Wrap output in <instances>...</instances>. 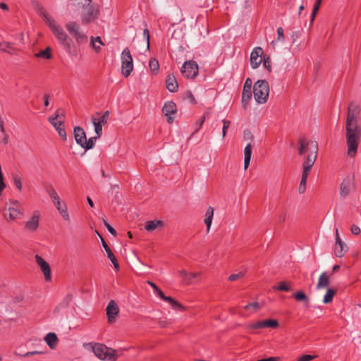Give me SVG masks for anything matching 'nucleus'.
Segmentation results:
<instances>
[{
  "instance_id": "1",
  "label": "nucleus",
  "mask_w": 361,
  "mask_h": 361,
  "mask_svg": "<svg viewBox=\"0 0 361 361\" xmlns=\"http://www.w3.org/2000/svg\"><path fill=\"white\" fill-rule=\"evenodd\" d=\"M360 112V106L355 102H351L348 105L345 122L348 155L350 157H354L356 155L361 137V127L357 120Z\"/></svg>"
},
{
  "instance_id": "2",
  "label": "nucleus",
  "mask_w": 361,
  "mask_h": 361,
  "mask_svg": "<svg viewBox=\"0 0 361 361\" xmlns=\"http://www.w3.org/2000/svg\"><path fill=\"white\" fill-rule=\"evenodd\" d=\"M49 27L68 54L71 56H76L78 54L76 46L72 39L65 32L63 29L60 25H57L56 23H54Z\"/></svg>"
},
{
  "instance_id": "3",
  "label": "nucleus",
  "mask_w": 361,
  "mask_h": 361,
  "mask_svg": "<svg viewBox=\"0 0 361 361\" xmlns=\"http://www.w3.org/2000/svg\"><path fill=\"white\" fill-rule=\"evenodd\" d=\"M92 351L96 357L102 360L116 361L118 358L117 351L102 343H94Z\"/></svg>"
},
{
  "instance_id": "4",
  "label": "nucleus",
  "mask_w": 361,
  "mask_h": 361,
  "mask_svg": "<svg viewBox=\"0 0 361 361\" xmlns=\"http://www.w3.org/2000/svg\"><path fill=\"white\" fill-rule=\"evenodd\" d=\"M269 94V83L266 80H257L253 86V94L258 104H264Z\"/></svg>"
},
{
  "instance_id": "5",
  "label": "nucleus",
  "mask_w": 361,
  "mask_h": 361,
  "mask_svg": "<svg viewBox=\"0 0 361 361\" xmlns=\"http://www.w3.org/2000/svg\"><path fill=\"white\" fill-rule=\"evenodd\" d=\"M133 69V57L130 49L126 47L121 53V73L125 78H127L130 75Z\"/></svg>"
},
{
  "instance_id": "6",
  "label": "nucleus",
  "mask_w": 361,
  "mask_h": 361,
  "mask_svg": "<svg viewBox=\"0 0 361 361\" xmlns=\"http://www.w3.org/2000/svg\"><path fill=\"white\" fill-rule=\"evenodd\" d=\"M65 27L72 35L78 44H83L87 41V36L80 31V25L74 21L68 22L66 24Z\"/></svg>"
},
{
  "instance_id": "7",
  "label": "nucleus",
  "mask_w": 361,
  "mask_h": 361,
  "mask_svg": "<svg viewBox=\"0 0 361 361\" xmlns=\"http://www.w3.org/2000/svg\"><path fill=\"white\" fill-rule=\"evenodd\" d=\"M311 143L313 145L314 150H312L308 155L305 157L302 164V173H310L317 157L318 144L317 142H312Z\"/></svg>"
},
{
  "instance_id": "8",
  "label": "nucleus",
  "mask_w": 361,
  "mask_h": 361,
  "mask_svg": "<svg viewBox=\"0 0 361 361\" xmlns=\"http://www.w3.org/2000/svg\"><path fill=\"white\" fill-rule=\"evenodd\" d=\"M198 71L199 66L197 62L192 60L185 61L181 68L183 75L188 78H195L198 75Z\"/></svg>"
},
{
  "instance_id": "9",
  "label": "nucleus",
  "mask_w": 361,
  "mask_h": 361,
  "mask_svg": "<svg viewBox=\"0 0 361 361\" xmlns=\"http://www.w3.org/2000/svg\"><path fill=\"white\" fill-rule=\"evenodd\" d=\"M252 81L250 78H247L245 80V82L244 83L243 92H242V107L244 109H246L249 102L250 101L252 98Z\"/></svg>"
},
{
  "instance_id": "10",
  "label": "nucleus",
  "mask_w": 361,
  "mask_h": 361,
  "mask_svg": "<svg viewBox=\"0 0 361 361\" xmlns=\"http://www.w3.org/2000/svg\"><path fill=\"white\" fill-rule=\"evenodd\" d=\"M32 5L34 7L35 10L37 13L43 18L44 23L50 27L55 22L54 19L52 18L45 11L44 6L37 1V0H32Z\"/></svg>"
},
{
  "instance_id": "11",
  "label": "nucleus",
  "mask_w": 361,
  "mask_h": 361,
  "mask_svg": "<svg viewBox=\"0 0 361 361\" xmlns=\"http://www.w3.org/2000/svg\"><path fill=\"white\" fill-rule=\"evenodd\" d=\"M348 251L347 245L340 238L338 228L336 229V243L334 253L337 257H342Z\"/></svg>"
},
{
  "instance_id": "12",
  "label": "nucleus",
  "mask_w": 361,
  "mask_h": 361,
  "mask_svg": "<svg viewBox=\"0 0 361 361\" xmlns=\"http://www.w3.org/2000/svg\"><path fill=\"white\" fill-rule=\"evenodd\" d=\"M162 112L166 117L167 122L172 123L174 118L171 116L172 114H175L177 112V107L175 102L169 101L166 102L162 108Z\"/></svg>"
},
{
  "instance_id": "13",
  "label": "nucleus",
  "mask_w": 361,
  "mask_h": 361,
  "mask_svg": "<svg viewBox=\"0 0 361 361\" xmlns=\"http://www.w3.org/2000/svg\"><path fill=\"white\" fill-rule=\"evenodd\" d=\"M35 257L36 262L39 266L40 269L44 276L46 281H50L51 280V272L49 264L38 255H36Z\"/></svg>"
},
{
  "instance_id": "14",
  "label": "nucleus",
  "mask_w": 361,
  "mask_h": 361,
  "mask_svg": "<svg viewBox=\"0 0 361 361\" xmlns=\"http://www.w3.org/2000/svg\"><path fill=\"white\" fill-rule=\"evenodd\" d=\"M106 315L109 323H113L115 322L116 317L119 312V308L113 300H111L106 309Z\"/></svg>"
},
{
  "instance_id": "15",
  "label": "nucleus",
  "mask_w": 361,
  "mask_h": 361,
  "mask_svg": "<svg viewBox=\"0 0 361 361\" xmlns=\"http://www.w3.org/2000/svg\"><path fill=\"white\" fill-rule=\"evenodd\" d=\"M263 54V49L258 47L255 48L250 54V64L253 69L259 67L262 63L261 56Z\"/></svg>"
},
{
  "instance_id": "16",
  "label": "nucleus",
  "mask_w": 361,
  "mask_h": 361,
  "mask_svg": "<svg viewBox=\"0 0 361 361\" xmlns=\"http://www.w3.org/2000/svg\"><path fill=\"white\" fill-rule=\"evenodd\" d=\"M20 203L17 200H11L10 206L8 207L9 211V218L11 220H14L16 219H21L23 213L19 209Z\"/></svg>"
},
{
  "instance_id": "17",
  "label": "nucleus",
  "mask_w": 361,
  "mask_h": 361,
  "mask_svg": "<svg viewBox=\"0 0 361 361\" xmlns=\"http://www.w3.org/2000/svg\"><path fill=\"white\" fill-rule=\"evenodd\" d=\"M40 214L35 211L32 217L25 223V228L30 231H35L39 227Z\"/></svg>"
},
{
  "instance_id": "18",
  "label": "nucleus",
  "mask_w": 361,
  "mask_h": 361,
  "mask_svg": "<svg viewBox=\"0 0 361 361\" xmlns=\"http://www.w3.org/2000/svg\"><path fill=\"white\" fill-rule=\"evenodd\" d=\"M100 238H101V240H102V246L104 248V250H105V251H106V252L107 254L108 258L110 259V261L114 264V269L118 271L119 269V264H118V262L116 257L114 256V255L112 252L111 250L108 246L107 243H106V241L104 240V239L102 238V235H100Z\"/></svg>"
},
{
  "instance_id": "19",
  "label": "nucleus",
  "mask_w": 361,
  "mask_h": 361,
  "mask_svg": "<svg viewBox=\"0 0 361 361\" xmlns=\"http://www.w3.org/2000/svg\"><path fill=\"white\" fill-rule=\"evenodd\" d=\"M73 134L76 143L82 147L83 142L85 141L87 138L85 130L82 128L76 126L74 128Z\"/></svg>"
},
{
  "instance_id": "20",
  "label": "nucleus",
  "mask_w": 361,
  "mask_h": 361,
  "mask_svg": "<svg viewBox=\"0 0 361 361\" xmlns=\"http://www.w3.org/2000/svg\"><path fill=\"white\" fill-rule=\"evenodd\" d=\"M353 186L352 178L348 177L345 178L340 186V194L343 197L348 195L351 188Z\"/></svg>"
},
{
  "instance_id": "21",
  "label": "nucleus",
  "mask_w": 361,
  "mask_h": 361,
  "mask_svg": "<svg viewBox=\"0 0 361 361\" xmlns=\"http://www.w3.org/2000/svg\"><path fill=\"white\" fill-rule=\"evenodd\" d=\"M313 141H306L304 137H300L298 141V154L301 156L307 153L309 151L310 147H311L312 150H314L313 145L311 143Z\"/></svg>"
},
{
  "instance_id": "22",
  "label": "nucleus",
  "mask_w": 361,
  "mask_h": 361,
  "mask_svg": "<svg viewBox=\"0 0 361 361\" xmlns=\"http://www.w3.org/2000/svg\"><path fill=\"white\" fill-rule=\"evenodd\" d=\"M166 86L171 92H176L178 89V84L173 75H168L166 80Z\"/></svg>"
},
{
  "instance_id": "23",
  "label": "nucleus",
  "mask_w": 361,
  "mask_h": 361,
  "mask_svg": "<svg viewBox=\"0 0 361 361\" xmlns=\"http://www.w3.org/2000/svg\"><path fill=\"white\" fill-rule=\"evenodd\" d=\"M180 277L183 279V282L187 285L190 284L192 281L200 276V273H188L185 270H180L178 272Z\"/></svg>"
},
{
  "instance_id": "24",
  "label": "nucleus",
  "mask_w": 361,
  "mask_h": 361,
  "mask_svg": "<svg viewBox=\"0 0 361 361\" xmlns=\"http://www.w3.org/2000/svg\"><path fill=\"white\" fill-rule=\"evenodd\" d=\"M44 341L51 349L56 348L59 339L55 333H49L44 337Z\"/></svg>"
},
{
  "instance_id": "25",
  "label": "nucleus",
  "mask_w": 361,
  "mask_h": 361,
  "mask_svg": "<svg viewBox=\"0 0 361 361\" xmlns=\"http://www.w3.org/2000/svg\"><path fill=\"white\" fill-rule=\"evenodd\" d=\"M58 118H63V120L64 121V118H65V111H64V109H58L56 112L54 113V116H50L49 118V123L54 126V127H56L57 123L56 122H58L56 120Z\"/></svg>"
},
{
  "instance_id": "26",
  "label": "nucleus",
  "mask_w": 361,
  "mask_h": 361,
  "mask_svg": "<svg viewBox=\"0 0 361 361\" xmlns=\"http://www.w3.org/2000/svg\"><path fill=\"white\" fill-rule=\"evenodd\" d=\"M252 145L248 143L244 149V169L246 170L250 163L251 155H252Z\"/></svg>"
},
{
  "instance_id": "27",
  "label": "nucleus",
  "mask_w": 361,
  "mask_h": 361,
  "mask_svg": "<svg viewBox=\"0 0 361 361\" xmlns=\"http://www.w3.org/2000/svg\"><path fill=\"white\" fill-rule=\"evenodd\" d=\"M47 192L49 194V197L51 198L54 204H61L60 197L56 192L55 189L52 185H48L45 187Z\"/></svg>"
},
{
  "instance_id": "28",
  "label": "nucleus",
  "mask_w": 361,
  "mask_h": 361,
  "mask_svg": "<svg viewBox=\"0 0 361 361\" xmlns=\"http://www.w3.org/2000/svg\"><path fill=\"white\" fill-rule=\"evenodd\" d=\"M164 225L163 221L161 220H152V221H147L145 223V228L149 231H153L159 226H162Z\"/></svg>"
},
{
  "instance_id": "29",
  "label": "nucleus",
  "mask_w": 361,
  "mask_h": 361,
  "mask_svg": "<svg viewBox=\"0 0 361 361\" xmlns=\"http://www.w3.org/2000/svg\"><path fill=\"white\" fill-rule=\"evenodd\" d=\"M329 284V277L327 275L326 272H323L318 280V283L317 284V288L321 289L328 286Z\"/></svg>"
},
{
  "instance_id": "30",
  "label": "nucleus",
  "mask_w": 361,
  "mask_h": 361,
  "mask_svg": "<svg viewBox=\"0 0 361 361\" xmlns=\"http://www.w3.org/2000/svg\"><path fill=\"white\" fill-rule=\"evenodd\" d=\"M214 210L212 207H209L207 210L206 214H205V219H204V221L207 226V232L209 231V229H210V227L212 225V219H213V216H214Z\"/></svg>"
},
{
  "instance_id": "31",
  "label": "nucleus",
  "mask_w": 361,
  "mask_h": 361,
  "mask_svg": "<svg viewBox=\"0 0 361 361\" xmlns=\"http://www.w3.org/2000/svg\"><path fill=\"white\" fill-rule=\"evenodd\" d=\"M100 137H98V135L89 138L88 140H85V141L83 142V145L82 147V149H84L85 151L92 149L94 145L97 140Z\"/></svg>"
},
{
  "instance_id": "32",
  "label": "nucleus",
  "mask_w": 361,
  "mask_h": 361,
  "mask_svg": "<svg viewBox=\"0 0 361 361\" xmlns=\"http://www.w3.org/2000/svg\"><path fill=\"white\" fill-rule=\"evenodd\" d=\"M292 296L298 302H304L305 305H307L309 303V298L303 291H297L294 293Z\"/></svg>"
},
{
  "instance_id": "33",
  "label": "nucleus",
  "mask_w": 361,
  "mask_h": 361,
  "mask_svg": "<svg viewBox=\"0 0 361 361\" xmlns=\"http://www.w3.org/2000/svg\"><path fill=\"white\" fill-rule=\"evenodd\" d=\"M273 289L278 291L288 292L292 290L290 283L286 281H281L278 283L277 286H274Z\"/></svg>"
},
{
  "instance_id": "34",
  "label": "nucleus",
  "mask_w": 361,
  "mask_h": 361,
  "mask_svg": "<svg viewBox=\"0 0 361 361\" xmlns=\"http://www.w3.org/2000/svg\"><path fill=\"white\" fill-rule=\"evenodd\" d=\"M63 123H64L63 120L59 121L58 122H56L57 125L54 128L56 130V131L58 132L59 135L63 140H66V130H65V129L63 128Z\"/></svg>"
},
{
  "instance_id": "35",
  "label": "nucleus",
  "mask_w": 361,
  "mask_h": 361,
  "mask_svg": "<svg viewBox=\"0 0 361 361\" xmlns=\"http://www.w3.org/2000/svg\"><path fill=\"white\" fill-rule=\"evenodd\" d=\"M35 56L37 58L50 59L52 58L51 49V47H48L45 49L39 51L37 54H35Z\"/></svg>"
},
{
  "instance_id": "36",
  "label": "nucleus",
  "mask_w": 361,
  "mask_h": 361,
  "mask_svg": "<svg viewBox=\"0 0 361 361\" xmlns=\"http://www.w3.org/2000/svg\"><path fill=\"white\" fill-rule=\"evenodd\" d=\"M336 294V290L333 288H328L324 297L323 302L325 304L330 303Z\"/></svg>"
},
{
  "instance_id": "37",
  "label": "nucleus",
  "mask_w": 361,
  "mask_h": 361,
  "mask_svg": "<svg viewBox=\"0 0 361 361\" xmlns=\"http://www.w3.org/2000/svg\"><path fill=\"white\" fill-rule=\"evenodd\" d=\"M309 173H302V177L300 183V185L298 188V192L300 194L305 193L306 190V183H307V179L308 177Z\"/></svg>"
},
{
  "instance_id": "38",
  "label": "nucleus",
  "mask_w": 361,
  "mask_h": 361,
  "mask_svg": "<svg viewBox=\"0 0 361 361\" xmlns=\"http://www.w3.org/2000/svg\"><path fill=\"white\" fill-rule=\"evenodd\" d=\"M55 206L56 207L57 209L60 212V214L62 216V217L63 218V219L66 221H69V219H70L69 214L68 213L67 207H66V204H63V205L61 203L60 205L56 204H55Z\"/></svg>"
},
{
  "instance_id": "39",
  "label": "nucleus",
  "mask_w": 361,
  "mask_h": 361,
  "mask_svg": "<svg viewBox=\"0 0 361 361\" xmlns=\"http://www.w3.org/2000/svg\"><path fill=\"white\" fill-rule=\"evenodd\" d=\"M0 50L10 54H12L14 51V48L12 44L7 42H0Z\"/></svg>"
},
{
  "instance_id": "40",
  "label": "nucleus",
  "mask_w": 361,
  "mask_h": 361,
  "mask_svg": "<svg viewBox=\"0 0 361 361\" xmlns=\"http://www.w3.org/2000/svg\"><path fill=\"white\" fill-rule=\"evenodd\" d=\"M149 69H150L151 72L153 74H157L158 73V71L159 68V61L156 59L152 58L149 60Z\"/></svg>"
},
{
  "instance_id": "41",
  "label": "nucleus",
  "mask_w": 361,
  "mask_h": 361,
  "mask_svg": "<svg viewBox=\"0 0 361 361\" xmlns=\"http://www.w3.org/2000/svg\"><path fill=\"white\" fill-rule=\"evenodd\" d=\"M99 42V44L104 45L102 39L100 37H91V44L92 46V48L94 49V51L97 53H99L101 51V48L99 46H97L95 43Z\"/></svg>"
},
{
  "instance_id": "42",
  "label": "nucleus",
  "mask_w": 361,
  "mask_h": 361,
  "mask_svg": "<svg viewBox=\"0 0 361 361\" xmlns=\"http://www.w3.org/2000/svg\"><path fill=\"white\" fill-rule=\"evenodd\" d=\"M264 328L276 329L279 326V324L276 319H266L262 320Z\"/></svg>"
},
{
  "instance_id": "43",
  "label": "nucleus",
  "mask_w": 361,
  "mask_h": 361,
  "mask_svg": "<svg viewBox=\"0 0 361 361\" xmlns=\"http://www.w3.org/2000/svg\"><path fill=\"white\" fill-rule=\"evenodd\" d=\"M92 123L94 124V130H95L97 135H98V137H101L102 134V124L103 123L97 121V119L95 118H92Z\"/></svg>"
},
{
  "instance_id": "44",
  "label": "nucleus",
  "mask_w": 361,
  "mask_h": 361,
  "mask_svg": "<svg viewBox=\"0 0 361 361\" xmlns=\"http://www.w3.org/2000/svg\"><path fill=\"white\" fill-rule=\"evenodd\" d=\"M12 180L13 183L18 191L22 190L21 178L17 173H12Z\"/></svg>"
},
{
  "instance_id": "45",
  "label": "nucleus",
  "mask_w": 361,
  "mask_h": 361,
  "mask_svg": "<svg viewBox=\"0 0 361 361\" xmlns=\"http://www.w3.org/2000/svg\"><path fill=\"white\" fill-rule=\"evenodd\" d=\"M73 295L72 294H67L62 300V302L60 303L59 307L62 308L67 307L69 305L71 301L73 300Z\"/></svg>"
},
{
  "instance_id": "46",
  "label": "nucleus",
  "mask_w": 361,
  "mask_h": 361,
  "mask_svg": "<svg viewBox=\"0 0 361 361\" xmlns=\"http://www.w3.org/2000/svg\"><path fill=\"white\" fill-rule=\"evenodd\" d=\"M148 284H149L151 286V287L153 288L154 290V293L157 295L159 298L161 297V295L164 293L161 289H159L158 288V286L154 283H153L152 281H147Z\"/></svg>"
},
{
  "instance_id": "47",
  "label": "nucleus",
  "mask_w": 361,
  "mask_h": 361,
  "mask_svg": "<svg viewBox=\"0 0 361 361\" xmlns=\"http://www.w3.org/2000/svg\"><path fill=\"white\" fill-rule=\"evenodd\" d=\"M247 328L251 329H263V321H258L256 323H252L248 325Z\"/></svg>"
},
{
  "instance_id": "48",
  "label": "nucleus",
  "mask_w": 361,
  "mask_h": 361,
  "mask_svg": "<svg viewBox=\"0 0 361 361\" xmlns=\"http://www.w3.org/2000/svg\"><path fill=\"white\" fill-rule=\"evenodd\" d=\"M103 223L105 227L109 231V232L111 233L113 235L116 236V231L105 219H103Z\"/></svg>"
},
{
  "instance_id": "49",
  "label": "nucleus",
  "mask_w": 361,
  "mask_h": 361,
  "mask_svg": "<svg viewBox=\"0 0 361 361\" xmlns=\"http://www.w3.org/2000/svg\"><path fill=\"white\" fill-rule=\"evenodd\" d=\"M259 307H260L259 304L257 302H251V303L246 305L245 306V309L248 310L250 308H252L253 311L256 312L259 308Z\"/></svg>"
},
{
  "instance_id": "50",
  "label": "nucleus",
  "mask_w": 361,
  "mask_h": 361,
  "mask_svg": "<svg viewBox=\"0 0 361 361\" xmlns=\"http://www.w3.org/2000/svg\"><path fill=\"white\" fill-rule=\"evenodd\" d=\"M231 125V122L228 120H223V129H222V136L224 137L226 136L228 128Z\"/></svg>"
},
{
  "instance_id": "51",
  "label": "nucleus",
  "mask_w": 361,
  "mask_h": 361,
  "mask_svg": "<svg viewBox=\"0 0 361 361\" xmlns=\"http://www.w3.org/2000/svg\"><path fill=\"white\" fill-rule=\"evenodd\" d=\"M243 276H244V273L243 272H239L238 274H233L229 276L228 281H236L238 279H241L242 277H243Z\"/></svg>"
},
{
  "instance_id": "52",
  "label": "nucleus",
  "mask_w": 361,
  "mask_h": 361,
  "mask_svg": "<svg viewBox=\"0 0 361 361\" xmlns=\"http://www.w3.org/2000/svg\"><path fill=\"white\" fill-rule=\"evenodd\" d=\"M109 114H110L109 111H104L103 115L102 116V117L98 120V121L101 122L103 124L106 123H107V120H108L109 116Z\"/></svg>"
},
{
  "instance_id": "53",
  "label": "nucleus",
  "mask_w": 361,
  "mask_h": 361,
  "mask_svg": "<svg viewBox=\"0 0 361 361\" xmlns=\"http://www.w3.org/2000/svg\"><path fill=\"white\" fill-rule=\"evenodd\" d=\"M263 66L269 73L271 71V60L269 57L264 59Z\"/></svg>"
},
{
  "instance_id": "54",
  "label": "nucleus",
  "mask_w": 361,
  "mask_h": 361,
  "mask_svg": "<svg viewBox=\"0 0 361 361\" xmlns=\"http://www.w3.org/2000/svg\"><path fill=\"white\" fill-rule=\"evenodd\" d=\"M143 36L146 39L147 43V48H149L150 46V35H149V31L147 28L144 29L143 30Z\"/></svg>"
},
{
  "instance_id": "55",
  "label": "nucleus",
  "mask_w": 361,
  "mask_h": 361,
  "mask_svg": "<svg viewBox=\"0 0 361 361\" xmlns=\"http://www.w3.org/2000/svg\"><path fill=\"white\" fill-rule=\"evenodd\" d=\"M277 40L279 41H283L285 39L284 34H283V29L281 27H279L277 29Z\"/></svg>"
},
{
  "instance_id": "56",
  "label": "nucleus",
  "mask_w": 361,
  "mask_h": 361,
  "mask_svg": "<svg viewBox=\"0 0 361 361\" xmlns=\"http://www.w3.org/2000/svg\"><path fill=\"white\" fill-rule=\"evenodd\" d=\"M315 357L314 355H303L300 357L298 358V361H310Z\"/></svg>"
},
{
  "instance_id": "57",
  "label": "nucleus",
  "mask_w": 361,
  "mask_h": 361,
  "mask_svg": "<svg viewBox=\"0 0 361 361\" xmlns=\"http://www.w3.org/2000/svg\"><path fill=\"white\" fill-rule=\"evenodd\" d=\"M43 353H44L43 351L35 350V351L27 352L24 355H20L22 357H29V356H32V355H40V354H43Z\"/></svg>"
},
{
  "instance_id": "58",
  "label": "nucleus",
  "mask_w": 361,
  "mask_h": 361,
  "mask_svg": "<svg viewBox=\"0 0 361 361\" xmlns=\"http://www.w3.org/2000/svg\"><path fill=\"white\" fill-rule=\"evenodd\" d=\"M171 305L175 310H178V309H180L182 310H185V307L180 302H178V301H176L175 300H173V302H172V304Z\"/></svg>"
},
{
  "instance_id": "59",
  "label": "nucleus",
  "mask_w": 361,
  "mask_h": 361,
  "mask_svg": "<svg viewBox=\"0 0 361 361\" xmlns=\"http://www.w3.org/2000/svg\"><path fill=\"white\" fill-rule=\"evenodd\" d=\"M350 231H351V233L353 235H359L360 233V232H361L360 228L357 226H356L355 224H353L351 226Z\"/></svg>"
},
{
  "instance_id": "60",
  "label": "nucleus",
  "mask_w": 361,
  "mask_h": 361,
  "mask_svg": "<svg viewBox=\"0 0 361 361\" xmlns=\"http://www.w3.org/2000/svg\"><path fill=\"white\" fill-rule=\"evenodd\" d=\"M160 298H161L165 302L170 303L171 305L173 302L174 299L170 296H166L164 293L161 295Z\"/></svg>"
},
{
  "instance_id": "61",
  "label": "nucleus",
  "mask_w": 361,
  "mask_h": 361,
  "mask_svg": "<svg viewBox=\"0 0 361 361\" xmlns=\"http://www.w3.org/2000/svg\"><path fill=\"white\" fill-rule=\"evenodd\" d=\"M5 188H6V184L4 183V175H1L0 176V195H1L2 191L4 190V189Z\"/></svg>"
},
{
  "instance_id": "62",
  "label": "nucleus",
  "mask_w": 361,
  "mask_h": 361,
  "mask_svg": "<svg viewBox=\"0 0 361 361\" xmlns=\"http://www.w3.org/2000/svg\"><path fill=\"white\" fill-rule=\"evenodd\" d=\"M279 360L280 358L279 357H269L267 358L258 360L257 361H279Z\"/></svg>"
},
{
  "instance_id": "63",
  "label": "nucleus",
  "mask_w": 361,
  "mask_h": 361,
  "mask_svg": "<svg viewBox=\"0 0 361 361\" xmlns=\"http://www.w3.org/2000/svg\"><path fill=\"white\" fill-rule=\"evenodd\" d=\"M49 94H45L44 95V105L45 106H49Z\"/></svg>"
},
{
  "instance_id": "64",
  "label": "nucleus",
  "mask_w": 361,
  "mask_h": 361,
  "mask_svg": "<svg viewBox=\"0 0 361 361\" xmlns=\"http://www.w3.org/2000/svg\"><path fill=\"white\" fill-rule=\"evenodd\" d=\"M188 94V98L190 99V101L194 104L196 103V101H195V97L194 95L192 94L191 92H188L187 93Z\"/></svg>"
}]
</instances>
